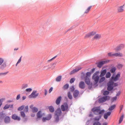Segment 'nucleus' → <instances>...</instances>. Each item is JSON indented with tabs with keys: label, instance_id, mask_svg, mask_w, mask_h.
Segmentation results:
<instances>
[{
	"label": "nucleus",
	"instance_id": "f257e3e1",
	"mask_svg": "<svg viewBox=\"0 0 125 125\" xmlns=\"http://www.w3.org/2000/svg\"><path fill=\"white\" fill-rule=\"evenodd\" d=\"M120 76V73H118L115 75V74H113L110 81L107 84V90L110 91L114 90V87L118 85V84L117 83L114 82L118 80Z\"/></svg>",
	"mask_w": 125,
	"mask_h": 125
},
{
	"label": "nucleus",
	"instance_id": "f03ea898",
	"mask_svg": "<svg viewBox=\"0 0 125 125\" xmlns=\"http://www.w3.org/2000/svg\"><path fill=\"white\" fill-rule=\"evenodd\" d=\"M91 111L95 115H103L104 112V109H101L100 106L94 107L91 109Z\"/></svg>",
	"mask_w": 125,
	"mask_h": 125
},
{
	"label": "nucleus",
	"instance_id": "7ed1b4c3",
	"mask_svg": "<svg viewBox=\"0 0 125 125\" xmlns=\"http://www.w3.org/2000/svg\"><path fill=\"white\" fill-rule=\"evenodd\" d=\"M81 78L82 80H84L85 83L88 86V88L91 89L92 88L93 86L92 83L90 82V78L86 79L85 77V74L84 72H82L81 73Z\"/></svg>",
	"mask_w": 125,
	"mask_h": 125
},
{
	"label": "nucleus",
	"instance_id": "20e7f679",
	"mask_svg": "<svg viewBox=\"0 0 125 125\" xmlns=\"http://www.w3.org/2000/svg\"><path fill=\"white\" fill-rule=\"evenodd\" d=\"M99 72L97 71L96 72L93 74L92 76V79L94 80V82L93 86L95 87L98 86L97 83L99 80V76L98 75Z\"/></svg>",
	"mask_w": 125,
	"mask_h": 125
},
{
	"label": "nucleus",
	"instance_id": "39448f33",
	"mask_svg": "<svg viewBox=\"0 0 125 125\" xmlns=\"http://www.w3.org/2000/svg\"><path fill=\"white\" fill-rule=\"evenodd\" d=\"M65 99L66 100V102L64 103L61 106V108L63 112H68L69 110L70 107H69L68 103V98L66 97H65Z\"/></svg>",
	"mask_w": 125,
	"mask_h": 125
},
{
	"label": "nucleus",
	"instance_id": "423d86ee",
	"mask_svg": "<svg viewBox=\"0 0 125 125\" xmlns=\"http://www.w3.org/2000/svg\"><path fill=\"white\" fill-rule=\"evenodd\" d=\"M4 61V59L3 58H0V69L1 70H3L5 69L7 66L5 62L3 63Z\"/></svg>",
	"mask_w": 125,
	"mask_h": 125
},
{
	"label": "nucleus",
	"instance_id": "0eeeda50",
	"mask_svg": "<svg viewBox=\"0 0 125 125\" xmlns=\"http://www.w3.org/2000/svg\"><path fill=\"white\" fill-rule=\"evenodd\" d=\"M45 113H42L41 110H39L37 112L36 114V119L38 120L42 118L43 116H45Z\"/></svg>",
	"mask_w": 125,
	"mask_h": 125
},
{
	"label": "nucleus",
	"instance_id": "6e6552de",
	"mask_svg": "<svg viewBox=\"0 0 125 125\" xmlns=\"http://www.w3.org/2000/svg\"><path fill=\"white\" fill-rule=\"evenodd\" d=\"M95 68H93L91 69V71L89 72H87L86 73H84L85 74V77L87 79L90 78L92 73H93L95 70Z\"/></svg>",
	"mask_w": 125,
	"mask_h": 125
},
{
	"label": "nucleus",
	"instance_id": "1a4fd4ad",
	"mask_svg": "<svg viewBox=\"0 0 125 125\" xmlns=\"http://www.w3.org/2000/svg\"><path fill=\"white\" fill-rule=\"evenodd\" d=\"M110 61L109 60L105 61H101L97 63V66L98 67L101 68L103 65L109 62Z\"/></svg>",
	"mask_w": 125,
	"mask_h": 125
},
{
	"label": "nucleus",
	"instance_id": "9d476101",
	"mask_svg": "<svg viewBox=\"0 0 125 125\" xmlns=\"http://www.w3.org/2000/svg\"><path fill=\"white\" fill-rule=\"evenodd\" d=\"M11 118L14 120H17L19 121L21 120V118L20 117L17 115L16 114H13L11 116Z\"/></svg>",
	"mask_w": 125,
	"mask_h": 125
},
{
	"label": "nucleus",
	"instance_id": "9b49d317",
	"mask_svg": "<svg viewBox=\"0 0 125 125\" xmlns=\"http://www.w3.org/2000/svg\"><path fill=\"white\" fill-rule=\"evenodd\" d=\"M62 111L61 108L59 107L55 111V115L61 116L62 113Z\"/></svg>",
	"mask_w": 125,
	"mask_h": 125
},
{
	"label": "nucleus",
	"instance_id": "f8f14e48",
	"mask_svg": "<svg viewBox=\"0 0 125 125\" xmlns=\"http://www.w3.org/2000/svg\"><path fill=\"white\" fill-rule=\"evenodd\" d=\"M104 119H107L108 117L111 114V112H109V111L106 112H105L106 111L104 110Z\"/></svg>",
	"mask_w": 125,
	"mask_h": 125
},
{
	"label": "nucleus",
	"instance_id": "ddd939ff",
	"mask_svg": "<svg viewBox=\"0 0 125 125\" xmlns=\"http://www.w3.org/2000/svg\"><path fill=\"white\" fill-rule=\"evenodd\" d=\"M62 100V97L60 96L58 97L55 101V103L56 104L58 105V106L60 105V104Z\"/></svg>",
	"mask_w": 125,
	"mask_h": 125
},
{
	"label": "nucleus",
	"instance_id": "4468645a",
	"mask_svg": "<svg viewBox=\"0 0 125 125\" xmlns=\"http://www.w3.org/2000/svg\"><path fill=\"white\" fill-rule=\"evenodd\" d=\"M124 44H120L116 47L115 49V50L117 51H120L124 47Z\"/></svg>",
	"mask_w": 125,
	"mask_h": 125
},
{
	"label": "nucleus",
	"instance_id": "2eb2a0df",
	"mask_svg": "<svg viewBox=\"0 0 125 125\" xmlns=\"http://www.w3.org/2000/svg\"><path fill=\"white\" fill-rule=\"evenodd\" d=\"M104 96H103V99L104 101V102L106 101L109 100L110 98V97L108 95L109 94H102Z\"/></svg>",
	"mask_w": 125,
	"mask_h": 125
},
{
	"label": "nucleus",
	"instance_id": "dca6fc26",
	"mask_svg": "<svg viewBox=\"0 0 125 125\" xmlns=\"http://www.w3.org/2000/svg\"><path fill=\"white\" fill-rule=\"evenodd\" d=\"M96 33L95 31H92L88 34H86L84 37L85 38H88L90 36H93Z\"/></svg>",
	"mask_w": 125,
	"mask_h": 125
},
{
	"label": "nucleus",
	"instance_id": "f3484780",
	"mask_svg": "<svg viewBox=\"0 0 125 125\" xmlns=\"http://www.w3.org/2000/svg\"><path fill=\"white\" fill-rule=\"evenodd\" d=\"M13 104H9L8 105V104H6L3 107L4 110H5L9 108H10L13 109Z\"/></svg>",
	"mask_w": 125,
	"mask_h": 125
},
{
	"label": "nucleus",
	"instance_id": "a211bd4d",
	"mask_svg": "<svg viewBox=\"0 0 125 125\" xmlns=\"http://www.w3.org/2000/svg\"><path fill=\"white\" fill-rule=\"evenodd\" d=\"M107 70L104 69L102 70L100 72V77H102L104 76L106 73Z\"/></svg>",
	"mask_w": 125,
	"mask_h": 125
},
{
	"label": "nucleus",
	"instance_id": "6ab92c4d",
	"mask_svg": "<svg viewBox=\"0 0 125 125\" xmlns=\"http://www.w3.org/2000/svg\"><path fill=\"white\" fill-rule=\"evenodd\" d=\"M81 69L82 68L81 67H80L78 69L76 68L74 69L73 70L71 71V72L69 74L70 75H71L75 73Z\"/></svg>",
	"mask_w": 125,
	"mask_h": 125
},
{
	"label": "nucleus",
	"instance_id": "aec40b11",
	"mask_svg": "<svg viewBox=\"0 0 125 125\" xmlns=\"http://www.w3.org/2000/svg\"><path fill=\"white\" fill-rule=\"evenodd\" d=\"M79 87L81 89H83L85 88V83L83 81L80 82L79 84Z\"/></svg>",
	"mask_w": 125,
	"mask_h": 125
},
{
	"label": "nucleus",
	"instance_id": "412c9836",
	"mask_svg": "<svg viewBox=\"0 0 125 125\" xmlns=\"http://www.w3.org/2000/svg\"><path fill=\"white\" fill-rule=\"evenodd\" d=\"M48 108L47 107L46 108L49 109L50 112L53 113L54 112L55 109L54 107L53 106L51 105L49 106H48Z\"/></svg>",
	"mask_w": 125,
	"mask_h": 125
},
{
	"label": "nucleus",
	"instance_id": "4be33fe9",
	"mask_svg": "<svg viewBox=\"0 0 125 125\" xmlns=\"http://www.w3.org/2000/svg\"><path fill=\"white\" fill-rule=\"evenodd\" d=\"M4 119V122L6 123H9L10 121V117L8 116H6Z\"/></svg>",
	"mask_w": 125,
	"mask_h": 125
},
{
	"label": "nucleus",
	"instance_id": "5701e85b",
	"mask_svg": "<svg viewBox=\"0 0 125 125\" xmlns=\"http://www.w3.org/2000/svg\"><path fill=\"white\" fill-rule=\"evenodd\" d=\"M6 115L5 114L3 113V111L1 112L0 113V119L2 120L4 119Z\"/></svg>",
	"mask_w": 125,
	"mask_h": 125
},
{
	"label": "nucleus",
	"instance_id": "b1692460",
	"mask_svg": "<svg viewBox=\"0 0 125 125\" xmlns=\"http://www.w3.org/2000/svg\"><path fill=\"white\" fill-rule=\"evenodd\" d=\"M33 105H32L30 106V108L32 109V112L33 113L37 112L38 111V109L37 108L34 107L33 108L31 107V106H33Z\"/></svg>",
	"mask_w": 125,
	"mask_h": 125
},
{
	"label": "nucleus",
	"instance_id": "393cba45",
	"mask_svg": "<svg viewBox=\"0 0 125 125\" xmlns=\"http://www.w3.org/2000/svg\"><path fill=\"white\" fill-rule=\"evenodd\" d=\"M120 94H116V96L112 98L111 100V103H112L116 100L117 96H119Z\"/></svg>",
	"mask_w": 125,
	"mask_h": 125
},
{
	"label": "nucleus",
	"instance_id": "a878e982",
	"mask_svg": "<svg viewBox=\"0 0 125 125\" xmlns=\"http://www.w3.org/2000/svg\"><path fill=\"white\" fill-rule=\"evenodd\" d=\"M98 115L96 116L94 118V121H99L100 119L101 118L103 115Z\"/></svg>",
	"mask_w": 125,
	"mask_h": 125
},
{
	"label": "nucleus",
	"instance_id": "bb28decb",
	"mask_svg": "<svg viewBox=\"0 0 125 125\" xmlns=\"http://www.w3.org/2000/svg\"><path fill=\"white\" fill-rule=\"evenodd\" d=\"M116 106V105L115 104H114L108 108L109 111L111 112V113L112 110Z\"/></svg>",
	"mask_w": 125,
	"mask_h": 125
},
{
	"label": "nucleus",
	"instance_id": "cd10ccee",
	"mask_svg": "<svg viewBox=\"0 0 125 125\" xmlns=\"http://www.w3.org/2000/svg\"><path fill=\"white\" fill-rule=\"evenodd\" d=\"M124 5L120 6L118 8L117 10L119 12H121L123 11L124 10Z\"/></svg>",
	"mask_w": 125,
	"mask_h": 125
},
{
	"label": "nucleus",
	"instance_id": "c85d7f7f",
	"mask_svg": "<svg viewBox=\"0 0 125 125\" xmlns=\"http://www.w3.org/2000/svg\"><path fill=\"white\" fill-rule=\"evenodd\" d=\"M39 94H30L29 95L28 97L29 98H35Z\"/></svg>",
	"mask_w": 125,
	"mask_h": 125
},
{
	"label": "nucleus",
	"instance_id": "c756f323",
	"mask_svg": "<svg viewBox=\"0 0 125 125\" xmlns=\"http://www.w3.org/2000/svg\"><path fill=\"white\" fill-rule=\"evenodd\" d=\"M116 70V68L115 67H113L111 68L110 71V73L113 74H115V71Z\"/></svg>",
	"mask_w": 125,
	"mask_h": 125
},
{
	"label": "nucleus",
	"instance_id": "7c9ffc66",
	"mask_svg": "<svg viewBox=\"0 0 125 125\" xmlns=\"http://www.w3.org/2000/svg\"><path fill=\"white\" fill-rule=\"evenodd\" d=\"M114 56H115V57H122L123 56V55L122 53L120 52H117L114 53Z\"/></svg>",
	"mask_w": 125,
	"mask_h": 125
},
{
	"label": "nucleus",
	"instance_id": "2f4dec72",
	"mask_svg": "<svg viewBox=\"0 0 125 125\" xmlns=\"http://www.w3.org/2000/svg\"><path fill=\"white\" fill-rule=\"evenodd\" d=\"M56 117L55 118L54 122L56 123L58 122L60 120L59 116H60L58 115H55Z\"/></svg>",
	"mask_w": 125,
	"mask_h": 125
},
{
	"label": "nucleus",
	"instance_id": "473e14b6",
	"mask_svg": "<svg viewBox=\"0 0 125 125\" xmlns=\"http://www.w3.org/2000/svg\"><path fill=\"white\" fill-rule=\"evenodd\" d=\"M98 102L100 103H102L104 102V101L103 99V97L99 98L98 99Z\"/></svg>",
	"mask_w": 125,
	"mask_h": 125
},
{
	"label": "nucleus",
	"instance_id": "72a5a7b5",
	"mask_svg": "<svg viewBox=\"0 0 125 125\" xmlns=\"http://www.w3.org/2000/svg\"><path fill=\"white\" fill-rule=\"evenodd\" d=\"M111 75L110 72H106V73L105 74V78H109L110 77Z\"/></svg>",
	"mask_w": 125,
	"mask_h": 125
},
{
	"label": "nucleus",
	"instance_id": "f704fd0d",
	"mask_svg": "<svg viewBox=\"0 0 125 125\" xmlns=\"http://www.w3.org/2000/svg\"><path fill=\"white\" fill-rule=\"evenodd\" d=\"M124 114H123L120 117V119H119L118 123V124H121L122 123V122L123 120V118H124Z\"/></svg>",
	"mask_w": 125,
	"mask_h": 125
},
{
	"label": "nucleus",
	"instance_id": "c9c22d12",
	"mask_svg": "<svg viewBox=\"0 0 125 125\" xmlns=\"http://www.w3.org/2000/svg\"><path fill=\"white\" fill-rule=\"evenodd\" d=\"M62 76L60 75L57 76L56 79V81L57 82H60L62 79Z\"/></svg>",
	"mask_w": 125,
	"mask_h": 125
},
{
	"label": "nucleus",
	"instance_id": "e433bc0d",
	"mask_svg": "<svg viewBox=\"0 0 125 125\" xmlns=\"http://www.w3.org/2000/svg\"><path fill=\"white\" fill-rule=\"evenodd\" d=\"M52 115L51 114H49L46 117L47 119V120H50L52 117Z\"/></svg>",
	"mask_w": 125,
	"mask_h": 125
},
{
	"label": "nucleus",
	"instance_id": "4c0bfd02",
	"mask_svg": "<svg viewBox=\"0 0 125 125\" xmlns=\"http://www.w3.org/2000/svg\"><path fill=\"white\" fill-rule=\"evenodd\" d=\"M101 37V35L98 34H96L95 35L93 39H99Z\"/></svg>",
	"mask_w": 125,
	"mask_h": 125
},
{
	"label": "nucleus",
	"instance_id": "58836bf2",
	"mask_svg": "<svg viewBox=\"0 0 125 125\" xmlns=\"http://www.w3.org/2000/svg\"><path fill=\"white\" fill-rule=\"evenodd\" d=\"M28 87V84H27L24 83L22 84L21 86V89H25Z\"/></svg>",
	"mask_w": 125,
	"mask_h": 125
},
{
	"label": "nucleus",
	"instance_id": "ea45409f",
	"mask_svg": "<svg viewBox=\"0 0 125 125\" xmlns=\"http://www.w3.org/2000/svg\"><path fill=\"white\" fill-rule=\"evenodd\" d=\"M69 87V85L68 83H66L62 87V88L64 90L67 89Z\"/></svg>",
	"mask_w": 125,
	"mask_h": 125
},
{
	"label": "nucleus",
	"instance_id": "a19ab883",
	"mask_svg": "<svg viewBox=\"0 0 125 125\" xmlns=\"http://www.w3.org/2000/svg\"><path fill=\"white\" fill-rule=\"evenodd\" d=\"M101 77V78L99 81V83H101L104 82L105 79V77L104 76Z\"/></svg>",
	"mask_w": 125,
	"mask_h": 125
},
{
	"label": "nucleus",
	"instance_id": "79ce46f5",
	"mask_svg": "<svg viewBox=\"0 0 125 125\" xmlns=\"http://www.w3.org/2000/svg\"><path fill=\"white\" fill-rule=\"evenodd\" d=\"M24 108V105H22L21 106L19 107L17 110L18 111H21L23 110Z\"/></svg>",
	"mask_w": 125,
	"mask_h": 125
},
{
	"label": "nucleus",
	"instance_id": "37998d69",
	"mask_svg": "<svg viewBox=\"0 0 125 125\" xmlns=\"http://www.w3.org/2000/svg\"><path fill=\"white\" fill-rule=\"evenodd\" d=\"M21 115V117L23 118L25 117L26 116V115L25 112L23 111H21L20 112Z\"/></svg>",
	"mask_w": 125,
	"mask_h": 125
},
{
	"label": "nucleus",
	"instance_id": "c03bdc74",
	"mask_svg": "<svg viewBox=\"0 0 125 125\" xmlns=\"http://www.w3.org/2000/svg\"><path fill=\"white\" fill-rule=\"evenodd\" d=\"M93 125H101V124L99 121H94Z\"/></svg>",
	"mask_w": 125,
	"mask_h": 125
},
{
	"label": "nucleus",
	"instance_id": "a18cd8bd",
	"mask_svg": "<svg viewBox=\"0 0 125 125\" xmlns=\"http://www.w3.org/2000/svg\"><path fill=\"white\" fill-rule=\"evenodd\" d=\"M75 88L73 86L70 87V90L71 92H73L75 90Z\"/></svg>",
	"mask_w": 125,
	"mask_h": 125
},
{
	"label": "nucleus",
	"instance_id": "49530a36",
	"mask_svg": "<svg viewBox=\"0 0 125 125\" xmlns=\"http://www.w3.org/2000/svg\"><path fill=\"white\" fill-rule=\"evenodd\" d=\"M8 73V71L6 72L5 73H0V76H5Z\"/></svg>",
	"mask_w": 125,
	"mask_h": 125
},
{
	"label": "nucleus",
	"instance_id": "de8ad7c7",
	"mask_svg": "<svg viewBox=\"0 0 125 125\" xmlns=\"http://www.w3.org/2000/svg\"><path fill=\"white\" fill-rule=\"evenodd\" d=\"M25 112H27L28 111V106H26L24 108V111Z\"/></svg>",
	"mask_w": 125,
	"mask_h": 125
},
{
	"label": "nucleus",
	"instance_id": "09e8293b",
	"mask_svg": "<svg viewBox=\"0 0 125 125\" xmlns=\"http://www.w3.org/2000/svg\"><path fill=\"white\" fill-rule=\"evenodd\" d=\"M91 7V6H90L85 11L84 13H87L90 10Z\"/></svg>",
	"mask_w": 125,
	"mask_h": 125
},
{
	"label": "nucleus",
	"instance_id": "8fccbe9b",
	"mask_svg": "<svg viewBox=\"0 0 125 125\" xmlns=\"http://www.w3.org/2000/svg\"><path fill=\"white\" fill-rule=\"evenodd\" d=\"M75 80V79L74 78H72L70 79V83H72L74 82Z\"/></svg>",
	"mask_w": 125,
	"mask_h": 125
},
{
	"label": "nucleus",
	"instance_id": "3c124183",
	"mask_svg": "<svg viewBox=\"0 0 125 125\" xmlns=\"http://www.w3.org/2000/svg\"><path fill=\"white\" fill-rule=\"evenodd\" d=\"M32 90V89L31 88H29L26 89L25 90V91L26 92H30Z\"/></svg>",
	"mask_w": 125,
	"mask_h": 125
},
{
	"label": "nucleus",
	"instance_id": "603ef678",
	"mask_svg": "<svg viewBox=\"0 0 125 125\" xmlns=\"http://www.w3.org/2000/svg\"><path fill=\"white\" fill-rule=\"evenodd\" d=\"M108 56L109 57H112L113 56H114V53H112V52H110L108 53Z\"/></svg>",
	"mask_w": 125,
	"mask_h": 125
},
{
	"label": "nucleus",
	"instance_id": "864d4df0",
	"mask_svg": "<svg viewBox=\"0 0 125 125\" xmlns=\"http://www.w3.org/2000/svg\"><path fill=\"white\" fill-rule=\"evenodd\" d=\"M68 96V98L72 100L73 98V96L72 94H67Z\"/></svg>",
	"mask_w": 125,
	"mask_h": 125
},
{
	"label": "nucleus",
	"instance_id": "5fc2aeb1",
	"mask_svg": "<svg viewBox=\"0 0 125 125\" xmlns=\"http://www.w3.org/2000/svg\"><path fill=\"white\" fill-rule=\"evenodd\" d=\"M73 94V97L76 98L77 99V98H78V96L79 95H80L81 94ZM82 95V94H81Z\"/></svg>",
	"mask_w": 125,
	"mask_h": 125
},
{
	"label": "nucleus",
	"instance_id": "6e6d98bb",
	"mask_svg": "<svg viewBox=\"0 0 125 125\" xmlns=\"http://www.w3.org/2000/svg\"><path fill=\"white\" fill-rule=\"evenodd\" d=\"M79 91L77 90H75L73 92V94H79Z\"/></svg>",
	"mask_w": 125,
	"mask_h": 125
},
{
	"label": "nucleus",
	"instance_id": "4d7b16f0",
	"mask_svg": "<svg viewBox=\"0 0 125 125\" xmlns=\"http://www.w3.org/2000/svg\"><path fill=\"white\" fill-rule=\"evenodd\" d=\"M123 65L122 64H118L117 65V67L119 69H120L121 68H122L123 67Z\"/></svg>",
	"mask_w": 125,
	"mask_h": 125
},
{
	"label": "nucleus",
	"instance_id": "13d9d810",
	"mask_svg": "<svg viewBox=\"0 0 125 125\" xmlns=\"http://www.w3.org/2000/svg\"><path fill=\"white\" fill-rule=\"evenodd\" d=\"M42 121L43 122H45L46 120H47L46 117H42Z\"/></svg>",
	"mask_w": 125,
	"mask_h": 125
},
{
	"label": "nucleus",
	"instance_id": "bf43d9fd",
	"mask_svg": "<svg viewBox=\"0 0 125 125\" xmlns=\"http://www.w3.org/2000/svg\"><path fill=\"white\" fill-rule=\"evenodd\" d=\"M108 91H104L103 94H109V91H108Z\"/></svg>",
	"mask_w": 125,
	"mask_h": 125
},
{
	"label": "nucleus",
	"instance_id": "052dcab7",
	"mask_svg": "<svg viewBox=\"0 0 125 125\" xmlns=\"http://www.w3.org/2000/svg\"><path fill=\"white\" fill-rule=\"evenodd\" d=\"M20 98V94H18L17 95L16 98V99L17 100H19Z\"/></svg>",
	"mask_w": 125,
	"mask_h": 125
},
{
	"label": "nucleus",
	"instance_id": "680f3d73",
	"mask_svg": "<svg viewBox=\"0 0 125 125\" xmlns=\"http://www.w3.org/2000/svg\"><path fill=\"white\" fill-rule=\"evenodd\" d=\"M5 99L4 98H2L0 99V104H2V103L3 100H4Z\"/></svg>",
	"mask_w": 125,
	"mask_h": 125
},
{
	"label": "nucleus",
	"instance_id": "e2e57ef3",
	"mask_svg": "<svg viewBox=\"0 0 125 125\" xmlns=\"http://www.w3.org/2000/svg\"><path fill=\"white\" fill-rule=\"evenodd\" d=\"M22 57V56H21V57H20L17 62V63H19L21 62Z\"/></svg>",
	"mask_w": 125,
	"mask_h": 125
},
{
	"label": "nucleus",
	"instance_id": "0e129e2a",
	"mask_svg": "<svg viewBox=\"0 0 125 125\" xmlns=\"http://www.w3.org/2000/svg\"><path fill=\"white\" fill-rule=\"evenodd\" d=\"M53 89V87H51L50 89H49V93H51V92L52 91Z\"/></svg>",
	"mask_w": 125,
	"mask_h": 125
},
{
	"label": "nucleus",
	"instance_id": "69168bd1",
	"mask_svg": "<svg viewBox=\"0 0 125 125\" xmlns=\"http://www.w3.org/2000/svg\"><path fill=\"white\" fill-rule=\"evenodd\" d=\"M57 55H56V56H54V57H53V58H52L50 60H48V61L49 62V61H50L53 60L54 59H55L57 57Z\"/></svg>",
	"mask_w": 125,
	"mask_h": 125
},
{
	"label": "nucleus",
	"instance_id": "338daca9",
	"mask_svg": "<svg viewBox=\"0 0 125 125\" xmlns=\"http://www.w3.org/2000/svg\"><path fill=\"white\" fill-rule=\"evenodd\" d=\"M28 119L26 117H24L23 119V121L24 122H25Z\"/></svg>",
	"mask_w": 125,
	"mask_h": 125
},
{
	"label": "nucleus",
	"instance_id": "774afa93",
	"mask_svg": "<svg viewBox=\"0 0 125 125\" xmlns=\"http://www.w3.org/2000/svg\"><path fill=\"white\" fill-rule=\"evenodd\" d=\"M93 115L92 114V112H90V114L89 115V116L90 117H93Z\"/></svg>",
	"mask_w": 125,
	"mask_h": 125
}]
</instances>
